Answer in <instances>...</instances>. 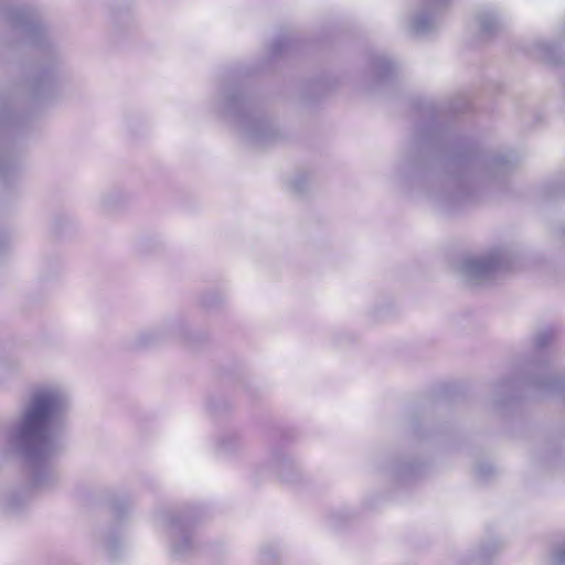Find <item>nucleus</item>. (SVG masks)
I'll use <instances>...</instances> for the list:
<instances>
[{"label":"nucleus","instance_id":"obj_1","mask_svg":"<svg viewBox=\"0 0 565 565\" xmlns=\"http://www.w3.org/2000/svg\"><path fill=\"white\" fill-rule=\"evenodd\" d=\"M468 107L463 95L447 104L417 100L412 136L393 171V181L404 193L426 199L443 213L459 210L479 186L503 182L519 162L511 150L479 156L450 147L448 115Z\"/></svg>","mask_w":565,"mask_h":565},{"label":"nucleus","instance_id":"obj_2","mask_svg":"<svg viewBox=\"0 0 565 565\" xmlns=\"http://www.w3.org/2000/svg\"><path fill=\"white\" fill-rule=\"evenodd\" d=\"M68 405V394L62 387H35L9 431V443L24 461L38 490L52 489L58 482L53 460L62 450L60 434Z\"/></svg>","mask_w":565,"mask_h":565},{"label":"nucleus","instance_id":"obj_3","mask_svg":"<svg viewBox=\"0 0 565 565\" xmlns=\"http://www.w3.org/2000/svg\"><path fill=\"white\" fill-rule=\"evenodd\" d=\"M24 43L40 51V60L25 79V88L34 98H50L57 89L64 57L49 25L31 6H0V65L10 64Z\"/></svg>","mask_w":565,"mask_h":565},{"label":"nucleus","instance_id":"obj_4","mask_svg":"<svg viewBox=\"0 0 565 565\" xmlns=\"http://www.w3.org/2000/svg\"><path fill=\"white\" fill-rule=\"evenodd\" d=\"M212 110L231 120L241 137L252 146L265 147L279 137L271 118L239 84H223L212 99Z\"/></svg>","mask_w":565,"mask_h":565},{"label":"nucleus","instance_id":"obj_5","mask_svg":"<svg viewBox=\"0 0 565 565\" xmlns=\"http://www.w3.org/2000/svg\"><path fill=\"white\" fill-rule=\"evenodd\" d=\"M512 265L510 254L494 249L488 254L466 257L458 265L460 278L469 286L486 287L499 279Z\"/></svg>","mask_w":565,"mask_h":565},{"label":"nucleus","instance_id":"obj_6","mask_svg":"<svg viewBox=\"0 0 565 565\" xmlns=\"http://www.w3.org/2000/svg\"><path fill=\"white\" fill-rule=\"evenodd\" d=\"M160 527L166 536L169 554L180 561L192 556L199 548L192 524L183 515L168 512L161 516Z\"/></svg>","mask_w":565,"mask_h":565},{"label":"nucleus","instance_id":"obj_7","mask_svg":"<svg viewBox=\"0 0 565 565\" xmlns=\"http://www.w3.org/2000/svg\"><path fill=\"white\" fill-rule=\"evenodd\" d=\"M449 0H417L405 17L406 28L415 35L433 34L439 26V13Z\"/></svg>","mask_w":565,"mask_h":565},{"label":"nucleus","instance_id":"obj_8","mask_svg":"<svg viewBox=\"0 0 565 565\" xmlns=\"http://www.w3.org/2000/svg\"><path fill=\"white\" fill-rule=\"evenodd\" d=\"M182 327V318L169 317L159 323L138 330L132 339V348L148 350L161 348L175 340V332Z\"/></svg>","mask_w":565,"mask_h":565},{"label":"nucleus","instance_id":"obj_9","mask_svg":"<svg viewBox=\"0 0 565 565\" xmlns=\"http://www.w3.org/2000/svg\"><path fill=\"white\" fill-rule=\"evenodd\" d=\"M476 24L478 26V35L482 41L490 40L499 33L504 24L500 12L490 6L480 8L476 12Z\"/></svg>","mask_w":565,"mask_h":565},{"label":"nucleus","instance_id":"obj_10","mask_svg":"<svg viewBox=\"0 0 565 565\" xmlns=\"http://www.w3.org/2000/svg\"><path fill=\"white\" fill-rule=\"evenodd\" d=\"M185 343L188 349L192 350H206L212 347L213 337L210 331L205 329H191L182 319V327L175 332V340Z\"/></svg>","mask_w":565,"mask_h":565},{"label":"nucleus","instance_id":"obj_11","mask_svg":"<svg viewBox=\"0 0 565 565\" xmlns=\"http://www.w3.org/2000/svg\"><path fill=\"white\" fill-rule=\"evenodd\" d=\"M130 200L131 195L128 191L121 188H109L99 194L97 204L102 212L111 214L125 209Z\"/></svg>","mask_w":565,"mask_h":565},{"label":"nucleus","instance_id":"obj_12","mask_svg":"<svg viewBox=\"0 0 565 565\" xmlns=\"http://www.w3.org/2000/svg\"><path fill=\"white\" fill-rule=\"evenodd\" d=\"M271 465L279 478L287 483H296L301 479V469L296 459L287 454H276Z\"/></svg>","mask_w":565,"mask_h":565},{"label":"nucleus","instance_id":"obj_13","mask_svg":"<svg viewBox=\"0 0 565 565\" xmlns=\"http://www.w3.org/2000/svg\"><path fill=\"white\" fill-rule=\"evenodd\" d=\"M370 71L379 82L383 83L395 75L397 65L385 54H376L371 58Z\"/></svg>","mask_w":565,"mask_h":565},{"label":"nucleus","instance_id":"obj_14","mask_svg":"<svg viewBox=\"0 0 565 565\" xmlns=\"http://www.w3.org/2000/svg\"><path fill=\"white\" fill-rule=\"evenodd\" d=\"M559 332L554 326H545L536 329L532 335V343L536 350L554 349L558 342Z\"/></svg>","mask_w":565,"mask_h":565},{"label":"nucleus","instance_id":"obj_15","mask_svg":"<svg viewBox=\"0 0 565 565\" xmlns=\"http://www.w3.org/2000/svg\"><path fill=\"white\" fill-rule=\"evenodd\" d=\"M226 296L224 292L217 289H210L199 296L198 302L203 311L211 313L223 308Z\"/></svg>","mask_w":565,"mask_h":565},{"label":"nucleus","instance_id":"obj_16","mask_svg":"<svg viewBox=\"0 0 565 565\" xmlns=\"http://www.w3.org/2000/svg\"><path fill=\"white\" fill-rule=\"evenodd\" d=\"M286 184L292 194L302 196L310 191L313 178L308 172H297L287 180Z\"/></svg>","mask_w":565,"mask_h":565},{"label":"nucleus","instance_id":"obj_17","mask_svg":"<svg viewBox=\"0 0 565 565\" xmlns=\"http://www.w3.org/2000/svg\"><path fill=\"white\" fill-rule=\"evenodd\" d=\"M257 563L258 565H281V550L271 542L263 544L258 551Z\"/></svg>","mask_w":565,"mask_h":565},{"label":"nucleus","instance_id":"obj_18","mask_svg":"<svg viewBox=\"0 0 565 565\" xmlns=\"http://www.w3.org/2000/svg\"><path fill=\"white\" fill-rule=\"evenodd\" d=\"M137 29V24L129 13L117 14L114 19L113 32L117 38L132 34Z\"/></svg>","mask_w":565,"mask_h":565},{"label":"nucleus","instance_id":"obj_19","mask_svg":"<svg viewBox=\"0 0 565 565\" xmlns=\"http://www.w3.org/2000/svg\"><path fill=\"white\" fill-rule=\"evenodd\" d=\"M162 246V242L157 236H141L136 241V249L140 254H152L158 252Z\"/></svg>","mask_w":565,"mask_h":565},{"label":"nucleus","instance_id":"obj_20","mask_svg":"<svg viewBox=\"0 0 565 565\" xmlns=\"http://www.w3.org/2000/svg\"><path fill=\"white\" fill-rule=\"evenodd\" d=\"M546 565H565V539L552 545L546 558Z\"/></svg>","mask_w":565,"mask_h":565},{"label":"nucleus","instance_id":"obj_21","mask_svg":"<svg viewBox=\"0 0 565 565\" xmlns=\"http://www.w3.org/2000/svg\"><path fill=\"white\" fill-rule=\"evenodd\" d=\"M290 44V38L286 34L278 35L268 49V60L282 55Z\"/></svg>","mask_w":565,"mask_h":565},{"label":"nucleus","instance_id":"obj_22","mask_svg":"<svg viewBox=\"0 0 565 565\" xmlns=\"http://www.w3.org/2000/svg\"><path fill=\"white\" fill-rule=\"evenodd\" d=\"M540 56L550 63H559L557 46L554 43L542 41L536 45Z\"/></svg>","mask_w":565,"mask_h":565},{"label":"nucleus","instance_id":"obj_23","mask_svg":"<svg viewBox=\"0 0 565 565\" xmlns=\"http://www.w3.org/2000/svg\"><path fill=\"white\" fill-rule=\"evenodd\" d=\"M18 161L12 154H0V175L6 177L17 169Z\"/></svg>","mask_w":565,"mask_h":565},{"label":"nucleus","instance_id":"obj_24","mask_svg":"<svg viewBox=\"0 0 565 565\" xmlns=\"http://www.w3.org/2000/svg\"><path fill=\"white\" fill-rule=\"evenodd\" d=\"M17 121V116L8 108L0 110V135L7 129V127L13 126Z\"/></svg>","mask_w":565,"mask_h":565},{"label":"nucleus","instance_id":"obj_25","mask_svg":"<svg viewBox=\"0 0 565 565\" xmlns=\"http://www.w3.org/2000/svg\"><path fill=\"white\" fill-rule=\"evenodd\" d=\"M564 192H565V181L559 180V181H556L555 183L548 185L546 194L548 196H556Z\"/></svg>","mask_w":565,"mask_h":565},{"label":"nucleus","instance_id":"obj_26","mask_svg":"<svg viewBox=\"0 0 565 565\" xmlns=\"http://www.w3.org/2000/svg\"><path fill=\"white\" fill-rule=\"evenodd\" d=\"M106 548L109 552V554L115 557L117 554V539L113 535H110L106 540Z\"/></svg>","mask_w":565,"mask_h":565},{"label":"nucleus","instance_id":"obj_27","mask_svg":"<svg viewBox=\"0 0 565 565\" xmlns=\"http://www.w3.org/2000/svg\"><path fill=\"white\" fill-rule=\"evenodd\" d=\"M492 471V468L491 467H479L477 469V473L479 477H482V478H486L488 475H490V472Z\"/></svg>","mask_w":565,"mask_h":565},{"label":"nucleus","instance_id":"obj_28","mask_svg":"<svg viewBox=\"0 0 565 565\" xmlns=\"http://www.w3.org/2000/svg\"><path fill=\"white\" fill-rule=\"evenodd\" d=\"M3 505H4L6 510L11 511V512L15 511L18 508L14 499H10V500L3 502Z\"/></svg>","mask_w":565,"mask_h":565},{"label":"nucleus","instance_id":"obj_29","mask_svg":"<svg viewBox=\"0 0 565 565\" xmlns=\"http://www.w3.org/2000/svg\"><path fill=\"white\" fill-rule=\"evenodd\" d=\"M342 340L353 341V340H355V337L352 334H344L343 337H339V341H342Z\"/></svg>","mask_w":565,"mask_h":565},{"label":"nucleus","instance_id":"obj_30","mask_svg":"<svg viewBox=\"0 0 565 565\" xmlns=\"http://www.w3.org/2000/svg\"><path fill=\"white\" fill-rule=\"evenodd\" d=\"M563 234L565 235V227H564V230H563Z\"/></svg>","mask_w":565,"mask_h":565}]
</instances>
